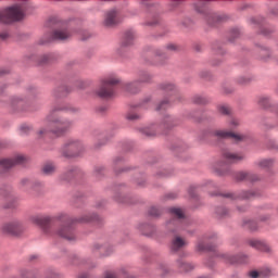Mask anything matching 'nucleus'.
Listing matches in <instances>:
<instances>
[{"label": "nucleus", "instance_id": "9d476101", "mask_svg": "<svg viewBox=\"0 0 278 278\" xmlns=\"http://www.w3.org/2000/svg\"><path fill=\"white\" fill-rule=\"evenodd\" d=\"M212 136H216L217 138H225V139H230L235 140V142H242V140H245L247 137L244 135H239L233 131L229 130H214L212 132Z\"/></svg>", "mask_w": 278, "mask_h": 278}, {"label": "nucleus", "instance_id": "de8ad7c7", "mask_svg": "<svg viewBox=\"0 0 278 278\" xmlns=\"http://www.w3.org/2000/svg\"><path fill=\"white\" fill-rule=\"evenodd\" d=\"M22 184H23V186H27V184H29V179H23Z\"/></svg>", "mask_w": 278, "mask_h": 278}, {"label": "nucleus", "instance_id": "a878e982", "mask_svg": "<svg viewBox=\"0 0 278 278\" xmlns=\"http://www.w3.org/2000/svg\"><path fill=\"white\" fill-rule=\"evenodd\" d=\"M168 108H170V101L164 99L156 105L155 110L156 112H162V110H168Z\"/></svg>", "mask_w": 278, "mask_h": 278}, {"label": "nucleus", "instance_id": "3c124183", "mask_svg": "<svg viewBox=\"0 0 278 278\" xmlns=\"http://www.w3.org/2000/svg\"><path fill=\"white\" fill-rule=\"evenodd\" d=\"M67 174H68L70 176L75 175V169H71L70 172H67Z\"/></svg>", "mask_w": 278, "mask_h": 278}, {"label": "nucleus", "instance_id": "473e14b6", "mask_svg": "<svg viewBox=\"0 0 278 278\" xmlns=\"http://www.w3.org/2000/svg\"><path fill=\"white\" fill-rule=\"evenodd\" d=\"M236 38H240V30L238 28H233L229 31V40L233 42Z\"/></svg>", "mask_w": 278, "mask_h": 278}, {"label": "nucleus", "instance_id": "79ce46f5", "mask_svg": "<svg viewBox=\"0 0 278 278\" xmlns=\"http://www.w3.org/2000/svg\"><path fill=\"white\" fill-rule=\"evenodd\" d=\"M238 84H241V85L249 84V78H247V77H239L238 78Z\"/></svg>", "mask_w": 278, "mask_h": 278}, {"label": "nucleus", "instance_id": "09e8293b", "mask_svg": "<svg viewBox=\"0 0 278 278\" xmlns=\"http://www.w3.org/2000/svg\"><path fill=\"white\" fill-rule=\"evenodd\" d=\"M168 199H175L177 195H175V193H169L167 194Z\"/></svg>", "mask_w": 278, "mask_h": 278}, {"label": "nucleus", "instance_id": "2f4dec72", "mask_svg": "<svg viewBox=\"0 0 278 278\" xmlns=\"http://www.w3.org/2000/svg\"><path fill=\"white\" fill-rule=\"evenodd\" d=\"M244 227L250 229L251 231L257 230V222L255 220H247L244 222Z\"/></svg>", "mask_w": 278, "mask_h": 278}, {"label": "nucleus", "instance_id": "58836bf2", "mask_svg": "<svg viewBox=\"0 0 278 278\" xmlns=\"http://www.w3.org/2000/svg\"><path fill=\"white\" fill-rule=\"evenodd\" d=\"M150 215L151 216H160V210H157V207H152L150 210Z\"/></svg>", "mask_w": 278, "mask_h": 278}, {"label": "nucleus", "instance_id": "bf43d9fd", "mask_svg": "<svg viewBox=\"0 0 278 278\" xmlns=\"http://www.w3.org/2000/svg\"><path fill=\"white\" fill-rule=\"evenodd\" d=\"M252 21H253L254 23H257V20H255V18H253Z\"/></svg>", "mask_w": 278, "mask_h": 278}, {"label": "nucleus", "instance_id": "6e6552de", "mask_svg": "<svg viewBox=\"0 0 278 278\" xmlns=\"http://www.w3.org/2000/svg\"><path fill=\"white\" fill-rule=\"evenodd\" d=\"M73 36V30H70L67 26H63L60 28H56L52 31L50 39L43 41L45 42H51V40H68Z\"/></svg>", "mask_w": 278, "mask_h": 278}, {"label": "nucleus", "instance_id": "4be33fe9", "mask_svg": "<svg viewBox=\"0 0 278 278\" xmlns=\"http://www.w3.org/2000/svg\"><path fill=\"white\" fill-rule=\"evenodd\" d=\"M250 277L251 278H266V277H270V269H263V270H253L250 271Z\"/></svg>", "mask_w": 278, "mask_h": 278}, {"label": "nucleus", "instance_id": "49530a36", "mask_svg": "<svg viewBox=\"0 0 278 278\" xmlns=\"http://www.w3.org/2000/svg\"><path fill=\"white\" fill-rule=\"evenodd\" d=\"M168 51H175L177 47L175 45H168L167 46Z\"/></svg>", "mask_w": 278, "mask_h": 278}, {"label": "nucleus", "instance_id": "13d9d810", "mask_svg": "<svg viewBox=\"0 0 278 278\" xmlns=\"http://www.w3.org/2000/svg\"><path fill=\"white\" fill-rule=\"evenodd\" d=\"M263 34H264V36H268V33H266V31H263Z\"/></svg>", "mask_w": 278, "mask_h": 278}, {"label": "nucleus", "instance_id": "aec40b11", "mask_svg": "<svg viewBox=\"0 0 278 278\" xmlns=\"http://www.w3.org/2000/svg\"><path fill=\"white\" fill-rule=\"evenodd\" d=\"M135 38H136V35L134 34V31L131 30L126 31L124 35V39L122 41V47H131V45H134Z\"/></svg>", "mask_w": 278, "mask_h": 278}, {"label": "nucleus", "instance_id": "4c0bfd02", "mask_svg": "<svg viewBox=\"0 0 278 278\" xmlns=\"http://www.w3.org/2000/svg\"><path fill=\"white\" fill-rule=\"evenodd\" d=\"M127 121H138V118H140V115L136 114V113H128L126 115Z\"/></svg>", "mask_w": 278, "mask_h": 278}, {"label": "nucleus", "instance_id": "72a5a7b5", "mask_svg": "<svg viewBox=\"0 0 278 278\" xmlns=\"http://www.w3.org/2000/svg\"><path fill=\"white\" fill-rule=\"evenodd\" d=\"M193 103H197L198 105H205V103H207V99H205L201 96H195L193 98Z\"/></svg>", "mask_w": 278, "mask_h": 278}, {"label": "nucleus", "instance_id": "412c9836", "mask_svg": "<svg viewBox=\"0 0 278 278\" xmlns=\"http://www.w3.org/2000/svg\"><path fill=\"white\" fill-rule=\"evenodd\" d=\"M92 251L93 252H97L99 251L100 254L102 255H110L112 253V248H108V245H101L99 243H96L93 247H92Z\"/></svg>", "mask_w": 278, "mask_h": 278}, {"label": "nucleus", "instance_id": "6e6d98bb", "mask_svg": "<svg viewBox=\"0 0 278 278\" xmlns=\"http://www.w3.org/2000/svg\"><path fill=\"white\" fill-rule=\"evenodd\" d=\"M36 257H38L37 255H33L30 256V260H36Z\"/></svg>", "mask_w": 278, "mask_h": 278}, {"label": "nucleus", "instance_id": "a211bd4d", "mask_svg": "<svg viewBox=\"0 0 278 278\" xmlns=\"http://www.w3.org/2000/svg\"><path fill=\"white\" fill-rule=\"evenodd\" d=\"M227 199H231L232 201H236V199H253L255 197V192L253 191H242L240 194L236 193H226L224 194Z\"/></svg>", "mask_w": 278, "mask_h": 278}, {"label": "nucleus", "instance_id": "423d86ee", "mask_svg": "<svg viewBox=\"0 0 278 278\" xmlns=\"http://www.w3.org/2000/svg\"><path fill=\"white\" fill-rule=\"evenodd\" d=\"M84 151V146L79 141L70 140L63 147L64 157H76L79 153Z\"/></svg>", "mask_w": 278, "mask_h": 278}, {"label": "nucleus", "instance_id": "f8f14e48", "mask_svg": "<svg viewBox=\"0 0 278 278\" xmlns=\"http://www.w3.org/2000/svg\"><path fill=\"white\" fill-rule=\"evenodd\" d=\"M223 159L225 160L226 164H238V162H242V160H244V155L242 153L225 151L223 153Z\"/></svg>", "mask_w": 278, "mask_h": 278}, {"label": "nucleus", "instance_id": "1a4fd4ad", "mask_svg": "<svg viewBox=\"0 0 278 278\" xmlns=\"http://www.w3.org/2000/svg\"><path fill=\"white\" fill-rule=\"evenodd\" d=\"M2 231L10 236H18L20 233H23V224L20 220L5 223L2 225Z\"/></svg>", "mask_w": 278, "mask_h": 278}, {"label": "nucleus", "instance_id": "bb28decb", "mask_svg": "<svg viewBox=\"0 0 278 278\" xmlns=\"http://www.w3.org/2000/svg\"><path fill=\"white\" fill-rule=\"evenodd\" d=\"M42 172L45 175H53V173H55V165L53 163H47L43 166Z\"/></svg>", "mask_w": 278, "mask_h": 278}, {"label": "nucleus", "instance_id": "7c9ffc66", "mask_svg": "<svg viewBox=\"0 0 278 278\" xmlns=\"http://www.w3.org/2000/svg\"><path fill=\"white\" fill-rule=\"evenodd\" d=\"M20 275L22 278H36V273H34L29 269H22L20 271Z\"/></svg>", "mask_w": 278, "mask_h": 278}, {"label": "nucleus", "instance_id": "f257e3e1", "mask_svg": "<svg viewBox=\"0 0 278 278\" xmlns=\"http://www.w3.org/2000/svg\"><path fill=\"white\" fill-rule=\"evenodd\" d=\"M66 110L68 109L64 106L52 108L45 119L47 127L40 128L37 132L38 136H47V134L64 136V134H68V131L73 129L75 122L60 116V112H64Z\"/></svg>", "mask_w": 278, "mask_h": 278}, {"label": "nucleus", "instance_id": "a18cd8bd", "mask_svg": "<svg viewBox=\"0 0 278 278\" xmlns=\"http://www.w3.org/2000/svg\"><path fill=\"white\" fill-rule=\"evenodd\" d=\"M238 125H240V122L238 119H231L230 122L231 127H238Z\"/></svg>", "mask_w": 278, "mask_h": 278}, {"label": "nucleus", "instance_id": "5701e85b", "mask_svg": "<svg viewBox=\"0 0 278 278\" xmlns=\"http://www.w3.org/2000/svg\"><path fill=\"white\" fill-rule=\"evenodd\" d=\"M160 90H163L164 92H175L177 87L173 83H163L160 85Z\"/></svg>", "mask_w": 278, "mask_h": 278}, {"label": "nucleus", "instance_id": "4d7b16f0", "mask_svg": "<svg viewBox=\"0 0 278 278\" xmlns=\"http://www.w3.org/2000/svg\"><path fill=\"white\" fill-rule=\"evenodd\" d=\"M240 212H244L247 208L244 207V208H238Z\"/></svg>", "mask_w": 278, "mask_h": 278}, {"label": "nucleus", "instance_id": "052dcab7", "mask_svg": "<svg viewBox=\"0 0 278 278\" xmlns=\"http://www.w3.org/2000/svg\"><path fill=\"white\" fill-rule=\"evenodd\" d=\"M219 175H223V173L219 172Z\"/></svg>", "mask_w": 278, "mask_h": 278}, {"label": "nucleus", "instance_id": "7ed1b4c3", "mask_svg": "<svg viewBox=\"0 0 278 278\" xmlns=\"http://www.w3.org/2000/svg\"><path fill=\"white\" fill-rule=\"evenodd\" d=\"M27 8L25 4H14L0 11V23L5 25L10 23H18L25 18Z\"/></svg>", "mask_w": 278, "mask_h": 278}, {"label": "nucleus", "instance_id": "603ef678", "mask_svg": "<svg viewBox=\"0 0 278 278\" xmlns=\"http://www.w3.org/2000/svg\"><path fill=\"white\" fill-rule=\"evenodd\" d=\"M78 278H88V275L87 274H83V275L78 276Z\"/></svg>", "mask_w": 278, "mask_h": 278}, {"label": "nucleus", "instance_id": "c756f323", "mask_svg": "<svg viewBox=\"0 0 278 278\" xmlns=\"http://www.w3.org/2000/svg\"><path fill=\"white\" fill-rule=\"evenodd\" d=\"M12 105L13 108H18L20 110H23V105H25V101L20 97H15L12 99Z\"/></svg>", "mask_w": 278, "mask_h": 278}, {"label": "nucleus", "instance_id": "4468645a", "mask_svg": "<svg viewBox=\"0 0 278 278\" xmlns=\"http://www.w3.org/2000/svg\"><path fill=\"white\" fill-rule=\"evenodd\" d=\"M249 244L252 247V249H256V251H262L263 253H269L270 251V245L263 240L251 239Z\"/></svg>", "mask_w": 278, "mask_h": 278}, {"label": "nucleus", "instance_id": "a19ab883", "mask_svg": "<svg viewBox=\"0 0 278 278\" xmlns=\"http://www.w3.org/2000/svg\"><path fill=\"white\" fill-rule=\"evenodd\" d=\"M143 134H146V136H155L156 131L155 130H150L149 128H146L143 130Z\"/></svg>", "mask_w": 278, "mask_h": 278}, {"label": "nucleus", "instance_id": "f3484780", "mask_svg": "<svg viewBox=\"0 0 278 278\" xmlns=\"http://www.w3.org/2000/svg\"><path fill=\"white\" fill-rule=\"evenodd\" d=\"M235 177L237 181H257L260 179L257 175L248 172H238Z\"/></svg>", "mask_w": 278, "mask_h": 278}, {"label": "nucleus", "instance_id": "e433bc0d", "mask_svg": "<svg viewBox=\"0 0 278 278\" xmlns=\"http://www.w3.org/2000/svg\"><path fill=\"white\" fill-rule=\"evenodd\" d=\"M20 131L22 135L29 134L31 131V126L24 124L21 126Z\"/></svg>", "mask_w": 278, "mask_h": 278}, {"label": "nucleus", "instance_id": "c9c22d12", "mask_svg": "<svg viewBox=\"0 0 278 278\" xmlns=\"http://www.w3.org/2000/svg\"><path fill=\"white\" fill-rule=\"evenodd\" d=\"M162 127H173V117L170 116H165L164 119H163V125Z\"/></svg>", "mask_w": 278, "mask_h": 278}, {"label": "nucleus", "instance_id": "c03bdc74", "mask_svg": "<svg viewBox=\"0 0 278 278\" xmlns=\"http://www.w3.org/2000/svg\"><path fill=\"white\" fill-rule=\"evenodd\" d=\"M217 214H220V216H227V210L225 208H218Z\"/></svg>", "mask_w": 278, "mask_h": 278}, {"label": "nucleus", "instance_id": "cd10ccee", "mask_svg": "<svg viewBox=\"0 0 278 278\" xmlns=\"http://www.w3.org/2000/svg\"><path fill=\"white\" fill-rule=\"evenodd\" d=\"M197 251L203 252V251H214V249L210 245H205V241L200 240L197 243Z\"/></svg>", "mask_w": 278, "mask_h": 278}, {"label": "nucleus", "instance_id": "9b49d317", "mask_svg": "<svg viewBox=\"0 0 278 278\" xmlns=\"http://www.w3.org/2000/svg\"><path fill=\"white\" fill-rule=\"evenodd\" d=\"M118 23H121V16L118 15V11H116V9L105 13L103 21V25L105 27H114L115 25H118Z\"/></svg>", "mask_w": 278, "mask_h": 278}, {"label": "nucleus", "instance_id": "2eb2a0df", "mask_svg": "<svg viewBox=\"0 0 278 278\" xmlns=\"http://www.w3.org/2000/svg\"><path fill=\"white\" fill-rule=\"evenodd\" d=\"M220 257H223V260H225V262H227L228 264H244V262H247V255L244 254H222Z\"/></svg>", "mask_w": 278, "mask_h": 278}, {"label": "nucleus", "instance_id": "39448f33", "mask_svg": "<svg viewBox=\"0 0 278 278\" xmlns=\"http://www.w3.org/2000/svg\"><path fill=\"white\" fill-rule=\"evenodd\" d=\"M151 79L152 76L151 74H149V72H141L137 81L126 83L124 84L123 88L124 90H126V92H129L130 94H136L140 91V84H149Z\"/></svg>", "mask_w": 278, "mask_h": 278}, {"label": "nucleus", "instance_id": "8fccbe9b", "mask_svg": "<svg viewBox=\"0 0 278 278\" xmlns=\"http://www.w3.org/2000/svg\"><path fill=\"white\" fill-rule=\"evenodd\" d=\"M62 179H63L64 181H68V180L71 179V176H63Z\"/></svg>", "mask_w": 278, "mask_h": 278}, {"label": "nucleus", "instance_id": "37998d69", "mask_svg": "<svg viewBox=\"0 0 278 278\" xmlns=\"http://www.w3.org/2000/svg\"><path fill=\"white\" fill-rule=\"evenodd\" d=\"M104 278H116V274L112 273V271H106L104 274Z\"/></svg>", "mask_w": 278, "mask_h": 278}, {"label": "nucleus", "instance_id": "0eeeda50", "mask_svg": "<svg viewBox=\"0 0 278 278\" xmlns=\"http://www.w3.org/2000/svg\"><path fill=\"white\" fill-rule=\"evenodd\" d=\"M26 162H27V157L23 154H16L11 159H1L0 170H8V168H12L14 166L25 164Z\"/></svg>", "mask_w": 278, "mask_h": 278}, {"label": "nucleus", "instance_id": "5fc2aeb1", "mask_svg": "<svg viewBox=\"0 0 278 278\" xmlns=\"http://www.w3.org/2000/svg\"><path fill=\"white\" fill-rule=\"evenodd\" d=\"M5 73H8V71L0 72L1 75H5Z\"/></svg>", "mask_w": 278, "mask_h": 278}, {"label": "nucleus", "instance_id": "ea45409f", "mask_svg": "<svg viewBox=\"0 0 278 278\" xmlns=\"http://www.w3.org/2000/svg\"><path fill=\"white\" fill-rule=\"evenodd\" d=\"M10 38V34L8 31L0 33V40H8Z\"/></svg>", "mask_w": 278, "mask_h": 278}, {"label": "nucleus", "instance_id": "f704fd0d", "mask_svg": "<svg viewBox=\"0 0 278 278\" xmlns=\"http://www.w3.org/2000/svg\"><path fill=\"white\" fill-rule=\"evenodd\" d=\"M218 112L220 114L227 115V114H231V109L229 106L223 104V105L218 106Z\"/></svg>", "mask_w": 278, "mask_h": 278}, {"label": "nucleus", "instance_id": "f03ea898", "mask_svg": "<svg viewBox=\"0 0 278 278\" xmlns=\"http://www.w3.org/2000/svg\"><path fill=\"white\" fill-rule=\"evenodd\" d=\"M99 215L97 214H86L79 219H68L63 226L58 230V236L73 242L75 240V233L73 232V223H92V220H98Z\"/></svg>", "mask_w": 278, "mask_h": 278}, {"label": "nucleus", "instance_id": "20e7f679", "mask_svg": "<svg viewBox=\"0 0 278 278\" xmlns=\"http://www.w3.org/2000/svg\"><path fill=\"white\" fill-rule=\"evenodd\" d=\"M121 84V79L116 76H109L101 80L100 88L97 91L98 97L101 99H110L114 97V86Z\"/></svg>", "mask_w": 278, "mask_h": 278}, {"label": "nucleus", "instance_id": "6ab92c4d", "mask_svg": "<svg viewBox=\"0 0 278 278\" xmlns=\"http://www.w3.org/2000/svg\"><path fill=\"white\" fill-rule=\"evenodd\" d=\"M188 245V241L186 239L175 236L174 239L172 240V249L173 251H179L180 249H184V247Z\"/></svg>", "mask_w": 278, "mask_h": 278}, {"label": "nucleus", "instance_id": "b1692460", "mask_svg": "<svg viewBox=\"0 0 278 278\" xmlns=\"http://www.w3.org/2000/svg\"><path fill=\"white\" fill-rule=\"evenodd\" d=\"M194 8L199 14H207V4L204 1L197 2Z\"/></svg>", "mask_w": 278, "mask_h": 278}, {"label": "nucleus", "instance_id": "dca6fc26", "mask_svg": "<svg viewBox=\"0 0 278 278\" xmlns=\"http://www.w3.org/2000/svg\"><path fill=\"white\" fill-rule=\"evenodd\" d=\"M31 223L34 225H38L39 227H47L49 223H51V217L47 215H34L30 217Z\"/></svg>", "mask_w": 278, "mask_h": 278}, {"label": "nucleus", "instance_id": "ddd939ff", "mask_svg": "<svg viewBox=\"0 0 278 278\" xmlns=\"http://www.w3.org/2000/svg\"><path fill=\"white\" fill-rule=\"evenodd\" d=\"M170 212L174 216V219L168 223V227L170 225H186V216L184 215V211L181 208H170Z\"/></svg>", "mask_w": 278, "mask_h": 278}, {"label": "nucleus", "instance_id": "c85d7f7f", "mask_svg": "<svg viewBox=\"0 0 278 278\" xmlns=\"http://www.w3.org/2000/svg\"><path fill=\"white\" fill-rule=\"evenodd\" d=\"M273 164H275V161H273V159H264L258 162V166L261 168H270Z\"/></svg>", "mask_w": 278, "mask_h": 278}, {"label": "nucleus", "instance_id": "864d4df0", "mask_svg": "<svg viewBox=\"0 0 278 278\" xmlns=\"http://www.w3.org/2000/svg\"><path fill=\"white\" fill-rule=\"evenodd\" d=\"M144 103H149V98H147L146 100H143L141 105H144Z\"/></svg>", "mask_w": 278, "mask_h": 278}, {"label": "nucleus", "instance_id": "393cba45", "mask_svg": "<svg viewBox=\"0 0 278 278\" xmlns=\"http://www.w3.org/2000/svg\"><path fill=\"white\" fill-rule=\"evenodd\" d=\"M178 266H179L180 270H182L184 273H188L194 268V266L192 264L186 263L184 261H178Z\"/></svg>", "mask_w": 278, "mask_h": 278}]
</instances>
